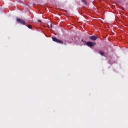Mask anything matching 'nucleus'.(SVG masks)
I'll use <instances>...</instances> for the list:
<instances>
[{"instance_id": "obj_11", "label": "nucleus", "mask_w": 128, "mask_h": 128, "mask_svg": "<svg viewBox=\"0 0 128 128\" xmlns=\"http://www.w3.org/2000/svg\"><path fill=\"white\" fill-rule=\"evenodd\" d=\"M64 44H66L65 43Z\"/></svg>"}, {"instance_id": "obj_7", "label": "nucleus", "mask_w": 128, "mask_h": 128, "mask_svg": "<svg viewBox=\"0 0 128 128\" xmlns=\"http://www.w3.org/2000/svg\"><path fill=\"white\" fill-rule=\"evenodd\" d=\"M82 2L84 4H85V6H86V0H82Z\"/></svg>"}, {"instance_id": "obj_4", "label": "nucleus", "mask_w": 128, "mask_h": 128, "mask_svg": "<svg viewBox=\"0 0 128 128\" xmlns=\"http://www.w3.org/2000/svg\"><path fill=\"white\" fill-rule=\"evenodd\" d=\"M86 44L88 46H96V43L91 42H86Z\"/></svg>"}, {"instance_id": "obj_6", "label": "nucleus", "mask_w": 128, "mask_h": 128, "mask_svg": "<svg viewBox=\"0 0 128 128\" xmlns=\"http://www.w3.org/2000/svg\"><path fill=\"white\" fill-rule=\"evenodd\" d=\"M99 54H100V56H104V52L102 51H99Z\"/></svg>"}, {"instance_id": "obj_2", "label": "nucleus", "mask_w": 128, "mask_h": 128, "mask_svg": "<svg viewBox=\"0 0 128 128\" xmlns=\"http://www.w3.org/2000/svg\"><path fill=\"white\" fill-rule=\"evenodd\" d=\"M16 22H19L20 24H23L24 26H26V22H24V20L20 18H17Z\"/></svg>"}, {"instance_id": "obj_12", "label": "nucleus", "mask_w": 128, "mask_h": 128, "mask_svg": "<svg viewBox=\"0 0 128 128\" xmlns=\"http://www.w3.org/2000/svg\"><path fill=\"white\" fill-rule=\"evenodd\" d=\"M50 27L52 28V25L50 26Z\"/></svg>"}, {"instance_id": "obj_5", "label": "nucleus", "mask_w": 128, "mask_h": 128, "mask_svg": "<svg viewBox=\"0 0 128 128\" xmlns=\"http://www.w3.org/2000/svg\"><path fill=\"white\" fill-rule=\"evenodd\" d=\"M90 40H96L98 38H96V36H90Z\"/></svg>"}, {"instance_id": "obj_10", "label": "nucleus", "mask_w": 128, "mask_h": 128, "mask_svg": "<svg viewBox=\"0 0 128 128\" xmlns=\"http://www.w3.org/2000/svg\"><path fill=\"white\" fill-rule=\"evenodd\" d=\"M82 42H84V40H82Z\"/></svg>"}, {"instance_id": "obj_3", "label": "nucleus", "mask_w": 128, "mask_h": 128, "mask_svg": "<svg viewBox=\"0 0 128 128\" xmlns=\"http://www.w3.org/2000/svg\"><path fill=\"white\" fill-rule=\"evenodd\" d=\"M16 22H19L20 24H23L24 26H26V22H24V20L20 18H17Z\"/></svg>"}, {"instance_id": "obj_9", "label": "nucleus", "mask_w": 128, "mask_h": 128, "mask_svg": "<svg viewBox=\"0 0 128 128\" xmlns=\"http://www.w3.org/2000/svg\"><path fill=\"white\" fill-rule=\"evenodd\" d=\"M38 22H42V20H38Z\"/></svg>"}, {"instance_id": "obj_1", "label": "nucleus", "mask_w": 128, "mask_h": 128, "mask_svg": "<svg viewBox=\"0 0 128 128\" xmlns=\"http://www.w3.org/2000/svg\"><path fill=\"white\" fill-rule=\"evenodd\" d=\"M52 40L53 42H56L57 44H64V41L60 40L56 37H52Z\"/></svg>"}, {"instance_id": "obj_8", "label": "nucleus", "mask_w": 128, "mask_h": 128, "mask_svg": "<svg viewBox=\"0 0 128 128\" xmlns=\"http://www.w3.org/2000/svg\"><path fill=\"white\" fill-rule=\"evenodd\" d=\"M28 28L32 29V25H30V24L28 25Z\"/></svg>"}]
</instances>
